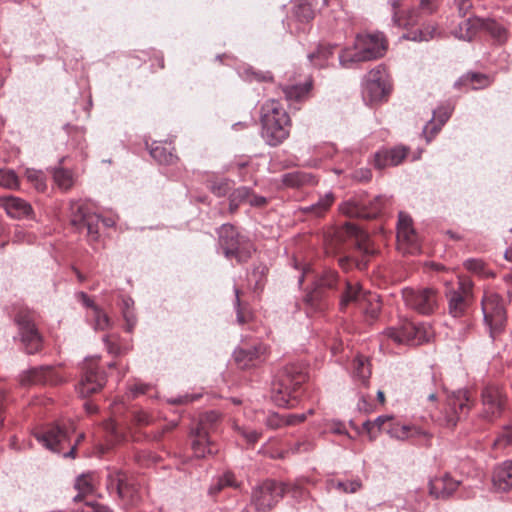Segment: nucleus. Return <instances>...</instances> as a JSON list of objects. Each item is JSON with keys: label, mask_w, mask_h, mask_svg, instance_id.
<instances>
[{"label": "nucleus", "mask_w": 512, "mask_h": 512, "mask_svg": "<svg viewBox=\"0 0 512 512\" xmlns=\"http://www.w3.org/2000/svg\"><path fill=\"white\" fill-rule=\"evenodd\" d=\"M344 241L353 246L354 251L352 255L339 258V266L344 270L349 269L352 265L359 270L366 269L369 258L376 253L369 235L354 224L346 223L335 233L327 249L337 253L341 250L340 244Z\"/></svg>", "instance_id": "f257e3e1"}, {"label": "nucleus", "mask_w": 512, "mask_h": 512, "mask_svg": "<svg viewBox=\"0 0 512 512\" xmlns=\"http://www.w3.org/2000/svg\"><path fill=\"white\" fill-rule=\"evenodd\" d=\"M262 136L271 146L286 140L290 133L291 120L279 101L268 100L261 107Z\"/></svg>", "instance_id": "f03ea898"}, {"label": "nucleus", "mask_w": 512, "mask_h": 512, "mask_svg": "<svg viewBox=\"0 0 512 512\" xmlns=\"http://www.w3.org/2000/svg\"><path fill=\"white\" fill-rule=\"evenodd\" d=\"M307 380L304 368L298 364L287 365L272 384L273 400L278 406L292 408L302 385Z\"/></svg>", "instance_id": "7ed1b4c3"}, {"label": "nucleus", "mask_w": 512, "mask_h": 512, "mask_svg": "<svg viewBox=\"0 0 512 512\" xmlns=\"http://www.w3.org/2000/svg\"><path fill=\"white\" fill-rule=\"evenodd\" d=\"M74 428L61 426L59 424H49L34 432L35 438L47 449L52 452L62 454L64 457L75 458L78 444L84 439L83 434H79L74 443L70 436Z\"/></svg>", "instance_id": "20e7f679"}, {"label": "nucleus", "mask_w": 512, "mask_h": 512, "mask_svg": "<svg viewBox=\"0 0 512 512\" xmlns=\"http://www.w3.org/2000/svg\"><path fill=\"white\" fill-rule=\"evenodd\" d=\"M387 49V42L380 33L358 35L354 49L344 51L339 59L343 66L352 62H363L382 57Z\"/></svg>", "instance_id": "39448f33"}, {"label": "nucleus", "mask_w": 512, "mask_h": 512, "mask_svg": "<svg viewBox=\"0 0 512 512\" xmlns=\"http://www.w3.org/2000/svg\"><path fill=\"white\" fill-rule=\"evenodd\" d=\"M363 429L367 432L371 440L375 439L380 431H387L391 436L402 440L419 438L422 439L421 443L424 445H429L431 439L429 433L417 427L394 425L391 416H379L374 421H366L363 424Z\"/></svg>", "instance_id": "423d86ee"}, {"label": "nucleus", "mask_w": 512, "mask_h": 512, "mask_svg": "<svg viewBox=\"0 0 512 512\" xmlns=\"http://www.w3.org/2000/svg\"><path fill=\"white\" fill-rule=\"evenodd\" d=\"M444 293L448 313L454 318L465 316L473 302V282L467 277H458L456 283L445 281Z\"/></svg>", "instance_id": "0eeeda50"}, {"label": "nucleus", "mask_w": 512, "mask_h": 512, "mask_svg": "<svg viewBox=\"0 0 512 512\" xmlns=\"http://www.w3.org/2000/svg\"><path fill=\"white\" fill-rule=\"evenodd\" d=\"M473 401L467 390H459L449 396L443 410L437 416H432L441 426L453 428L457 422L471 409Z\"/></svg>", "instance_id": "6e6552de"}, {"label": "nucleus", "mask_w": 512, "mask_h": 512, "mask_svg": "<svg viewBox=\"0 0 512 512\" xmlns=\"http://www.w3.org/2000/svg\"><path fill=\"white\" fill-rule=\"evenodd\" d=\"M36 314L28 308H20L15 315L19 336L28 354H35L42 349L43 338L36 326Z\"/></svg>", "instance_id": "1a4fd4ad"}, {"label": "nucleus", "mask_w": 512, "mask_h": 512, "mask_svg": "<svg viewBox=\"0 0 512 512\" xmlns=\"http://www.w3.org/2000/svg\"><path fill=\"white\" fill-rule=\"evenodd\" d=\"M70 209L71 225L80 233L86 231L90 243L98 242L100 216L93 212L89 205L81 202H73Z\"/></svg>", "instance_id": "9d476101"}, {"label": "nucleus", "mask_w": 512, "mask_h": 512, "mask_svg": "<svg viewBox=\"0 0 512 512\" xmlns=\"http://www.w3.org/2000/svg\"><path fill=\"white\" fill-rule=\"evenodd\" d=\"M482 310L490 336L495 338L504 330L507 321L504 301L494 292H485L482 299Z\"/></svg>", "instance_id": "9b49d317"}, {"label": "nucleus", "mask_w": 512, "mask_h": 512, "mask_svg": "<svg viewBox=\"0 0 512 512\" xmlns=\"http://www.w3.org/2000/svg\"><path fill=\"white\" fill-rule=\"evenodd\" d=\"M351 303L359 305L371 319L377 318L380 311V303L375 295L365 293L356 282L346 281L340 307L344 310Z\"/></svg>", "instance_id": "f8f14e48"}, {"label": "nucleus", "mask_w": 512, "mask_h": 512, "mask_svg": "<svg viewBox=\"0 0 512 512\" xmlns=\"http://www.w3.org/2000/svg\"><path fill=\"white\" fill-rule=\"evenodd\" d=\"M392 90L390 76L382 65L370 70L365 77L363 94L371 103L386 100Z\"/></svg>", "instance_id": "ddd939ff"}, {"label": "nucleus", "mask_w": 512, "mask_h": 512, "mask_svg": "<svg viewBox=\"0 0 512 512\" xmlns=\"http://www.w3.org/2000/svg\"><path fill=\"white\" fill-rule=\"evenodd\" d=\"M107 487L111 491L115 490L127 507H136L141 502V495L135 480L125 472H111L107 478Z\"/></svg>", "instance_id": "4468645a"}, {"label": "nucleus", "mask_w": 512, "mask_h": 512, "mask_svg": "<svg viewBox=\"0 0 512 512\" xmlns=\"http://www.w3.org/2000/svg\"><path fill=\"white\" fill-rule=\"evenodd\" d=\"M441 0H420L419 8L408 11L400 10V2L393 0L391 5L393 8V22L398 27L410 28L420 24L424 15L434 13Z\"/></svg>", "instance_id": "2eb2a0df"}, {"label": "nucleus", "mask_w": 512, "mask_h": 512, "mask_svg": "<svg viewBox=\"0 0 512 512\" xmlns=\"http://www.w3.org/2000/svg\"><path fill=\"white\" fill-rule=\"evenodd\" d=\"M507 397L502 387L496 384H487L481 391L480 417L492 422L499 418L505 410Z\"/></svg>", "instance_id": "dca6fc26"}, {"label": "nucleus", "mask_w": 512, "mask_h": 512, "mask_svg": "<svg viewBox=\"0 0 512 512\" xmlns=\"http://www.w3.org/2000/svg\"><path fill=\"white\" fill-rule=\"evenodd\" d=\"M397 344L420 345L429 340L430 332L424 325L405 320L399 327H390L384 332Z\"/></svg>", "instance_id": "f3484780"}, {"label": "nucleus", "mask_w": 512, "mask_h": 512, "mask_svg": "<svg viewBox=\"0 0 512 512\" xmlns=\"http://www.w3.org/2000/svg\"><path fill=\"white\" fill-rule=\"evenodd\" d=\"M285 493L282 483L266 480L258 485L252 493L251 502L258 511H269L274 508Z\"/></svg>", "instance_id": "a211bd4d"}, {"label": "nucleus", "mask_w": 512, "mask_h": 512, "mask_svg": "<svg viewBox=\"0 0 512 512\" xmlns=\"http://www.w3.org/2000/svg\"><path fill=\"white\" fill-rule=\"evenodd\" d=\"M402 295L405 304L420 314H431L438 305L437 291L433 288H405Z\"/></svg>", "instance_id": "6ab92c4d"}, {"label": "nucleus", "mask_w": 512, "mask_h": 512, "mask_svg": "<svg viewBox=\"0 0 512 512\" xmlns=\"http://www.w3.org/2000/svg\"><path fill=\"white\" fill-rule=\"evenodd\" d=\"M106 383V375L100 370L98 360H86L82 367L81 380L78 384V392L82 397H88L99 392Z\"/></svg>", "instance_id": "aec40b11"}, {"label": "nucleus", "mask_w": 512, "mask_h": 512, "mask_svg": "<svg viewBox=\"0 0 512 512\" xmlns=\"http://www.w3.org/2000/svg\"><path fill=\"white\" fill-rule=\"evenodd\" d=\"M253 251L252 242L241 235L234 226L226 224V258H235L239 263L245 262Z\"/></svg>", "instance_id": "412c9836"}, {"label": "nucleus", "mask_w": 512, "mask_h": 512, "mask_svg": "<svg viewBox=\"0 0 512 512\" xmlns=\"http://www.w3.org/2000/svg\"><path fill=\"white\" fill-rule=\"evenodd\" d=\"M217 420L218 415L215 412H208L201 416L192 441V449L196 457L200 458L206 453H213L214 445L209 438V429Z\"/></svg>", "instance_id": "4be33fe9"}, {"label": "nucleus", "mask_w": 512, "mask_h": 512, "mask_svg": "<svg viewBox=\"0 0 512 512\" xmlns=\"http://www.w3.org/2000/svg\"><path fill=\"white\" fill-rule=\"evenodd\" d=\"M398 249L403 253L415 254L420 252V243L412 219L405 213H399L397 225Z\"/></svg>", "instance_id": "5701e85b"}, {"label": "nucleus", "mask_w": 512, "mask_h": 512, "mask_svg": "<svg viewBox=\"0 0 512 512\" xmlns=\"http://www.w3.org/2000/svg\"><path fill=\"white\" fill-rule=\"evenodd\" d=\"M63 381V377L52 366L31 368L20 375V384L25 387L32 385H57Z\"/></svg>", "instance_id": "b1692460"}, {"label": "nucleus", "mask_w": 512, "mask_h": 512, "mask_svg": "<svg viewBox=\"0 0 512 512\" xmlns=\"http://www.w3.org/2000/svg\"><path fill=\"white\" fill-rule=\"evenodd\" d=\"M267 347L262 343L239 347L233 354L234 361L240 369L255 367L266 359Z\"/></svg>", "instance_id": "393cba45"}, {"label": "nucleus", "mask_w": 512, "mask_h": 512, "mask_svg": "<svg viewBox=\"0 0 512 512\" xmlns=\"http://www.w3.org/2000/svg\"><path fill=\"white\" fill-rule=\"evenodd\" d=\"M385 206V199L376 197L369 206L360 205L353 201H347L341 205L343 214L349 217L372 219L377 217Z\"/></svg>", "instance_id": "a878e982"}, {"label": "nucleus", "mask_w": 512, "mask_h": 512, "mask_svg": "<svg viewBox=\"0 0 512 512\" xmlns=\"http://www.w3.org/2000/svg\"><path fill=\"white\" fill-rule=\"evenodd\" d=\"M409 153V148L403 145L393 148H383L374 155V166L377 169H384L391 166H397L403 162Z\"/></svg>", "instance_id": "bb28decb"}, {"label": "nucleus", "mask_w": 512, "mask_h": 512, "mask_svg": "<svg viewBox=\"0 0 512 512\" xmlns=\"http://www.w3.org/2000/svg\"><path fill=\"white\" fill-rule=\"evenodd\" d=\"M0 207L6 211L8 216L15 219L28 217L33 212L27 201L15 196L0 197Z\"/></svg>", "instance_id": "cd10ccee"}, {"label": "nucleus", "mask_w": 512, "mask_h": 512, "mask_svg": "<svg viewBox=\"0 0 512 512\" xmlns=\"http://www.w3.org/2000/svg\"><path fill=\"white\" fill-rule=\"evenodd\" d=\"M483 24L484 19L470 16L462 19L457 27L452 30V34L460 40L471 41L483 29Z\"/></svg>", "instance_id": "c85d7f7f"}, {"label": "nucleus", "mask_w": 512, "mask_h": 512, "mask_svg": "<svg viewBox=\"0 0 512 512\" xmlns=\"http://www.w3.org/2000/svg\"><path fill=\"white\" fill-rule=\"evenodd\" d=\"M439 386L440 383L436 375L433 372H427L420 377L415 386V390L420 399L425 398L429 402H434L438 394Z\"/></svg>", "instance_id": "c756f323"}, {"label": "nucleus", "mask_w": 512, "mask_h": 512, "mask_svg": "<svg viewBox=\"0 0 512 512\" xmlns=\"http://www.w3.org/2000/svg\"><path fill=\"white\" fill-rule=\"evenodd\" d=\"M313 410L309 409L308 413L284 414L277 413L269 414L266 418V425L272 429H278L284 426H294L304 422L307 415H312Z\"/></svg>", "instance_id": "7c9ffc66"}, {"label": "nucleus", "mask_w": 512, "mask_h": 512, "mask_svg": "<svg viewBox=\"0 0 512 512\" xmlns=\"http://www.w3.org/2000/svg\"><path fill=\"white\" fill-rule=\"evenodd\" d=\"M459 481L452 479L449 475L435 477L430 481V494L435 498H447L459 486Z\"/></svg>", "instance_id": "2f4dec72"}, {"label": "nucleus", "mask_w": 512, "mask_h": 512, "mask_svg": "<svg viewBox=\"0 0 512 512\" xmlns=\"http://www.w3.org/2000/svg\"><path fill=\"white\" fill-rule=\"evenodd\" d=\"M282 184L288 188H303L306 186H314L318 183L317 178L304 171H293L282 175Z\"/></svg>", "instance_id": "473e14b6"}, {"label": "nucleus", "mask_w": 512, "mask_h": 512, "mask_svg": "<svg viewBox=\"0 0 512 512\" xmlns=\"http://www.w3.org/2000/svg\"><path fill=\"white\" fill-rule=\"evenodd\" d=\"M493 485L499 491L512 489V460L503 462L493 474Z\"/></svg>", "instance_id": "72a5a7b5"}, {"label": "nucleus", "mask_w": 512, "mask_h": 512, "mask_svg": "<svg viewBox=\"0 0 512 512\" xmlns=\"http://www.w3.org/2000/svg\"><path fill=\"white\" fill-rule=\"evenodd\" d=\"M338 281V274L334 270H326L318 279V287L307 296V302L315 305L314 301L322 296V288L332 289Z\"/></svg>", "instance_id": "f704fd0d"}, {"label": "nucleus", "mask_w": 512, "mask_h": 512, "mask_svg": "<svg viewBox=\"0 0 512 512\" xmlns=\"http://www.w3.org/2000/svg\"><path fill=\"white\" fill-rule=\"evenodd\" d=\"M491 83L492 80L488 75L476 72L463 75L457 82L459 86H466L474 90L488 87Z\"/></svg>", "instance_id": "c9c22d12"}, {"label": "nucleus", "mask_w": 512, "mask_h": 512, "mask_svg": "<svg viewBox=\"0 0 512 512\" xmlns=\"http://www.w3.org/2000/svg\"><path fill=\"white\" fill-rule=\"evenodd\" d=\"M315 0H296L293 6V15L300 22H309L315 16Z\"/></svg>", "instance_id": "e433bc0d"}, {"label": "nucleus", "mask_w": 512, "mask_h": 512, "mask_svg": "<svg viewBox=\"0 0 512 512\" xmlns=\"http://www.w3.org/2000/svg\"><path fill=\"white\" fill-rule=\"evenodd\" d=\"M311 86L310 82L302 85L286 86L283 88V93L287 100L301 101L308 96Z\"/></svg>", "instance_id": "4c0bfd02"}, {"label": "nucleus", "mask_w": 512, "mask_h": 512, "mask_svg": "<svg viewBox=\"0 0 512 512\" xmlns=\"http://www.w3.org/2000/svg\"><path fill=\"white\" fill-rule=\"evenodd\" d=\"M333 202L334 195L332 193H328L323 198H321L316 204L303 208V211L305 213H311L317 217H320L324 215V213H326V211L331 207Z\"/></svg>", "instance_id": "58836bf2"}, {"label": "nucleus", "mask_w": 512, "mask_h": 512, "mask_svg": "<svg viewBox=\"0 0 512 512\" xmlns=\"http://www.w3.org/2000/svg\"><path fill=\"white\" fill-rule=\"evenodd\" d=\"M354 376L365 383L371 375V367L368 358L358 356L353 363Z\"/></svg>", "instance_id": "ea45409f"}, {"label": "nucleus", "mask_w": 512, "mask_h": 512, "mask_svg": "<svg viewBox=\"0 0 512 512\" xmlns=\"http://www.w3.org/2000/svg\"><path fill=\"white\" fill-rule=\"evenodd\" d=\"M334 46L319 45L317 50L309 55L311 62L318 67H324L328 59L333 55Z\"/></svg>", "instance_id": "a19ab883"}, {"label": "nucleus", "mask_w": 512, "mask_h": 512, "mask_svg": "<svg viewBox=\"0 0 512 512\" xmlns=\"http://www.w3.org/2000/svg\"><path fill=\"white\" fill-rule=\"evenodd\" d=\"M482 30L487 31L494 39L500 43L505 42L507 39V30L494 20H484Z\"/></svg>", "instance_id": "79ce46f5"}, {"label": "nucleus", "mask_w": 512, "mask_h": 512, "mask_svg": "<svg viewBox=\"0 0 512 512\" xmlns=\"http://www.w3.org/2000/svg\"><path fill=\"white\" fill-rule=\"evenodd\" d=\"M464 267L482 277H494L495 274L487 268L481 259H468L464 262Z\"/></svg>", "instance_id": "37998d69"}, {"label": "nucleus", "mask_w": 512, "mask_h": 512, "mask_svg": "<svg viewBox=\"0 0 512 512\" xmlns=\"http://www.w3.org/2000/svg\"><path fill=\"white\" fill-rule=\"evenodd\" d=\"M251 192L246 187H240L237 188L231 195H230V204L229 209L231 212H234L237 207L242 203H249Z\"/></svg>", "instance_id": "c03bdc74"}, {"label": "nucleus", "mask_w": 512, "mask_h": 512, "mask_svg": "<svg viewBox=\"0 0 512 512\" xmlns=\"http://www.w3.org/2000/svg\"><path fill=\"white\" fill-rule=\"evenodd\" d=\"M75 488L79 491V494L74 498L75 501L80 500L84 494H89L94 489V478L90 474L81 475L77 478Z\"/></svg>", "instance_id": "a18cd8bd"}, {"label": "nucleus", "mask_w": 512, "mask_h": 512, "mask_svg": "<svg viewBox=\"0 0 512 512\" xmlns=\"http://www.w3.org/2000/svg\"><path fill=\"white\" fill-rule=\"evenodd\" d=\"M89 316L92 318L96 330H106L111 327V319L98 306H93V313Z\"/></svg>", "instance_id": "49530a36"}, {"label": "nucleus", "mask_w": 512, "mask_h": 512, "mask_svg": "<svg viewBox=\"0 0 512 512\" xmlns=\"http://www.w3.org/2000/svg\"><path fill=\"white\" fill-rule=\"evenodd\" d=\"M150 154L160 164L171 165L177 160V157L174 154L168 152L165 147L159 145L152 147Z\"/></svg>", "instance_id": "de8ad7c7"}, {"label": "nucleus", "mask_w": 512, "mask_h": 512, "mask_svg": "<svg viewBox=\"0 0 512 512\" xmlns=\"http://www.w3.org/2000/svg\"><path fill=\"white\" fill-rule=\"evenodd\" d=\"M330 489H337L344 493H355L358 491L362 484L359 480H351V481H338V480H330L328 482Z\"/></svg>", "instance_id": "09e8293b"}, {"label": "nucleus", "mask_w": 512, "mask_h": 512, "mask_svg": "<svg viewBox=\"0 0 512 512\" xmlns=\"http://www.w3.org/2000/svg\"><path fill=\"white\" fill-rule=\"evenodd\" d=\"M134 302L130 298L122 299V314L126 321V330L131 332L136 324V317L133 313L132 307Z\"/></svg>", "instance_id": "8fccbe9b"}, {"label": "nucleus", "mask_w": 512, "mask_h": 512, "mask_svg": "<svg viewBox=\"0 0 512 512\" xmlns=\"http://www.w3.org/2000/svg\"><path fill=\"white\" fill-rule=\"evenodd\" d=\"M0 186L6 189H17L19 180L14 171L8 169H0Z\"/></svg>", "instance_id": "3c124183"}, {"label": "nucleus", "mask_w": 512, "mask_h": 512, "mask_svg": "<svg viewBox=\"0 0 512 512\" xmlns=\"http://www.w3.org/2000/svg\"><path fill=\"white\" fill-rule=\"evenodd\" d=\"M25 175L27 180L34 185L35 189L41 192L46 190L47 186L43 172L34 169H27Z\"/></svg>", "instance_id": "603ef678"}, {"label": "nucleus", "mask_w": 512, "mask_h": 512, "mask_svg": "<svg viewBox=\"0 0 512 512\" xmlns=\"http://www.w3.org/2000/svg\"><path fill=\"white\" fill-rule=\"evenodd\" d=\"M236 295V306H237V321L240 324L247 323L251 318V312L248 309V306L241 301V291L239 289H235Z\"/></svg>", "instance_id": "864d4df0"}, {"label": "nucleus", "mask_w": 512, "mask_h": 512, "mask_svg": "<svg viewBox=\"0 0 512 512\" xmlns=\"http://www.w3.org/2000/svg\"><path fill=\"white\" fill-rule=\"evenodd\" d=\"M53 177L54 181L61 189L67 190L73 185L72 174L68 170L59 168L55 170Z\"/></svg>", "instance_id": "5fc2aeb1"}, {"label": "nucleus", "mask_w": 512, "mask_h": 512, "mask_svg": "<svg viewBox=\"0 0 512 512\" xmlns=\"http://www.w3.org/2000/svg\"><path fill=\"white\" fill-rule=\"evenodd\" d=\"M438 33V29L435 25L429 24L422 29H419L418 32H414L410 39L414 41H429L433 39Z\"/></svg>", "instance_id": "6e6d98bb"}, {"label": "nucleus", "mask_w": 512, "mask_h": 512, "mask_svg": "<svg viewBox=\"0 0 512 512\" xmlns=\"http://www.w3.org/2000/svg\"><path fill=\"white\" fill-rule=\"evenodd\" d=\"M512 444V427L506 428L493 442V449L502 450Z\"/></svg>", "instance_id": "4d7b16f0"}, {"label": "nucleus", "mask_w": 512, "mask_h": 512, "mask_svg": "<svg viewBox=\"0 0 512 512\" xmlns=\"http://www.w3.org/2000/svg\"><path fill=\"white\" fill-rule=\"evenodd\" d=\"M441 128L442 126L433 119L428 122L423 129V134L426 137L427 142H430Z\"/></svg>", "instance_id": "13d9d810"}, {"label": "nucleus", "mask_w": 512, "mask_h": 512, "mask_svg": "<svg viewBox=\"0 0 512 512\" xmlns=\"http://www.w3.org/2000/svg\"><path fill=\"white\" fill-rule=\"evenodd\" d=\"M233 428L238 431L245 439L246 441L249 443V444H255L260 436H261V433L257 432V431H246L244 430L243 428H240L236 423L233 424Z\"/></svg>", "instance_id": "bf43d9fd"}, {"label": "nucleus", "mask_w": 512, "mask_h": 512, "mask_svg": "<svg viewBox=\"0 0 512 512\" xmlns=\"http://www.w3.org/2000/svg\"><path fill=\"white\" fill-rule=\"evenodd\" d=\"M451 116V110L449 107H440L434 111L433 120L443 126Z\"/></svg>", "instance_id": "052dcab7"}, {"label": "nucleus", "mask_w": 512, "mask_h": 512, "mask_svg": "<svg viewBox=\"0 0 512 512\" xmlns=\"http://www.w3.org/2000/svg\"><path fill=\"white\" fill-rule=\"evenodd\" d=\"M250 163V159L247 156L241 157L239 160L232 162L229 166L230 170L238 169L241 177H244V174L246 173V170L248 169Z\"/></svg>", "instance_id": "680f3d73"}, {"label": "nucleus", "mask_w": 512, "mask_h": 512, "mask_svg": "<svg viewBox=\"0 0 512 512\" xmlns=\"http://www.w3.org/2000/svg\"><path fill=\"white\" fill-rule=\"evenodd\" d=\"M80 512H112L108 507L98 503H85Z\"/></svg>", "instance_id": "e2e57ef3"}, {"label": "nucleus", "mask_w": 512, "mask_h": 512, "mask_svg": "<svg viewBox=\"0 0 512 512\" xmlns=\"http://www.w3.org/2000/svg\"><path fill=\"white\" fill-rule=\"evenodd\" d=\"M133 419L137 425L144 426L151 423V416L145 411H136L133 414Z\"/></svg>", "instance_id": "0e129e2a"}, {"label": "nucleus", "mask_w": 512, "mask_h": 512, "mask_svg": "<svg viewBox=\"0 0 512 512\" xmlns=\"http://www.w3.org/2000/svg\"><path fill=\"white\" fill-rule=\"evenodd\" d=\"M198 398H200V395H196V394L189 395V394H186V395L179 396L177 398L171 399L170 403L178 404V405L187 404V403H190V402H193V401L197 400Z\"/></svg>", "instance_id": "69168bd1"}, {"label": "nucleus", "mask_w": 512, "mask_h": 512, "mask_svg": "<svg viewBox=\"0 0 512 512\" xmlns=\"http://www.w3.org/2000/svg\"><path fill=\"white\" fill-rule=\"evenodd\" d=\"M472 8V2L471 0H459L457 3V9L459 12V15L464 19L467 13Z\"/></svg>", "instance_id": "338daca9"}, {"label": "nucleus", "mask_w": 512, "mask_h": 512, "mask_svg": "<svg viewBox=\"0 0 512 512\" xmlns=\"http://www.w3.org/2000/svg\"><path fill=\"white\" fill-rule=\"evenodd\" d=\"M248 204L254 207H264L267 204V199L263 196L251 193Z\"/></svg>", "instance_id": "774afa93"}]
</instances>
